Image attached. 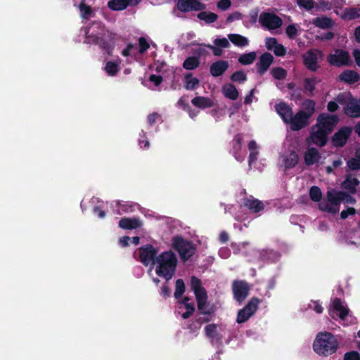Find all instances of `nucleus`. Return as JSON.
I'll list each match as a JSON object with an SVG mask.
<instances>
[{
    "label": "nucleus",
    "mask_w": 360,
    "mask_h": 360,
    "mask_svg": "<svg viewBox=\"0 0 360 360\" xmlns=\"http://www.w3.org/2000/svg\"><path fill=\"white\" fill-rule=\"evenodd\" d=\"M339 119L336 115L328 113L319 115L316 124L310 128L309 135L306 139L307 143L314 144L320 148L325 146L328 141V136L332 133Z\"/></svg>",
    "instance_id": "nucleus-1"
},
{
    "label": "nucleus",
    "mask_w": 360,
    "mask_h": 360,
    "mask_svg": "<svg viewBox=\"0 0 360 360\" xmlns=\"http://www.w3.org/2000/svg\"><path fill=\"white\" fill-rule=\"evenodd\" d=\"M176 263V257L171 251L162 252L153 261L156 274L166 280L170 279L174 275Z\"/></svg>",
    "instance_id": "nucleus-2"
},
{
    "label": "nucleus",
    "mask_w": 360,
    "mask_h": 360,
    "mask_svg": "<svg viewBox=\"0 0 360 360\" xmlns=\"http://www.w3.org/2000/svg\"><path fill=\"white\" fill-rule=\"evenodd\" d=\"M313 347L318 354L328 356L336 352L338 347V342L330 333H319L316 337Z\"/></svg>",
    "instance_id": "nucleus-3"
},
{
    "label": "nucleus",
    "mask_w": 360,
    "mask_h": 360,
    "mask_svg": "<svg viewBox=\"0 0 360 360\" xmlns=\"http://www.w3.org/2000/svg\"><path fill=\"white\" fill-rule=\"evenodd\" d=\"M336 101L341 105H344L345 113L351 117H360V98L356 99L349 93L339 94Z\"/></svg>",
    "instance_id": "nucleus-4"
},
{
    "label": "nucleus",
    "mask_w": 360,
    "mask_h": 360,
    "mask_svg": "<svg viewBox=\"0 0 360 360\" xmlns=\"http://www.w3.org/2000/svg\"><path fill=\"white\" fill-rule=\"evenodd\" d=\"M344 195L345 193L343 192L328 191L327 200L322 201L319 204V208L329 213H337L340 210L339 205L342 200H343Z\"/></svg>",
    "instance_id": "nucleus-5"
},
{
    "label": "nucleus",
    "mask_w": 360,
    "mask_h": 360,
    "mask_svg": "<svg viewBox=\"0 0 360 360\" xmlns=\"http://www.w3.org/2000/svg\"><path fill=\"white\" fill-rule=\"evenodd\" d=\"M191 285L196 297L198 309L203 314H209L210 310L207 307V295L206 290L201 285V281L198 278L193 276Z\"/></svg>",
    "instance_id": "nucleus-6"
},
{
    "label": "nucleus",
    "mask_w": 360,
    "mask_h": 360,
    "mask_svg": "<svg viewBox=\"0 0 360 360\" xmlns=\"http://www.w3.org/2000/svg\"><path fill=\"white\" fill-rule=\"evenodd\" d=\"M172 246L176 250L181 257L188 259L195 253V248L190 242L184 240L182 238L175 237L172 240Z\"/></svg>",
    "instance_id": "nucleus-7"
},
{
    "label": "nucleus",
    "mask_w": 360,
    "mask_h": 360,
    "mask_svg": "<svg viewBox=\"0 0 360 360\" xmlns=\"http://www.w3.org/2000/svg\"><path fill=\"white\" fill-rule=\"evenodd\" d=\"M323 54L319 49H311L302 56L303 62L307 69L316 71L319 68V60L322 59Z\"/></svg>",
    "instance_id": "nucleus-8"
},
{
    "label": "nucleus",
    "mask_w": 360,
    "mask_h": 360,
    "mask_svg": "<svg viewBox=\"0 0 360 360\" xmlns=\"http://www.w3.org/2000/svg\"><path fill=\"white\" fill-rule=\"evenodd\" d=\"M327 61L332 65L340 67L349 62V53L342 49L333 50L327 57Z\"/></svg>",
    "instance_id": "nucleus-9"
},
{
    "label": "nucleus",
    "mask_w": 360,
    "mask_h": 360,
    "mask_svg": "<svg viewBox=\"0 0 360 360\" xmlns=\"http://www.w3.org/2000/svg\"><path fill=\"white\" fill-rule=\"evenodd\" d=\"M259 21L262 26L270 30L280 27L283 23L281 18L271 13H261Z\"/></svg>",
    "instance_id": "nucleus-10"
},
{
    "label": "nucleus",
    "mask_w": 360,
    "mask_h": 360,
    "mask_svg": "<svg viewBox=\"0 0 360 360\" xmlns=\"http://www.w3.org/2000/svg\"><path fill=\"white\" fill-rule=\"evenodd\" d=\"M259 303V300L257 298H252L248 304L238 311L237 322L241 323L248 321L257 311Z\"/></svg>",
    "instance_id": "nucleus-11"
},
{
    "label": "nucleus",
    "mask_w": 360,
    "mask_h": 360,
    "mask_svg": "<svg viewBox=\"0 0 360 360\" xmlns=\"http://www.w3.org/2000/svg\"><path fill=\"white\" fill-rule=\"evenodd\" d=\"M303 159L307 166L318 165L323 163V159L320 152L314 147H309L304 151Z\"/></svg>",
    "instance_id": "nucleus-12"
},
{
    "label": "nucleus",
    "mask_w": 360,
    "mask_h": 360,
    "mask_svg": "<svg viewBox=\"0 0 360 360\" xmlns=\"http://www.w3.org/2000/svg\"><path fill=\"white\" fill-rule=\"evenodd\" d=\"M287 124H289L291 130L299 131L309 124V120L298 110L296 114H292Z\"/></svg>",
    "instance_id": "nucleus-13"
},
{
    "label": "nucleus",
    "mask_w": 360,
    "mask_h": 360,
    "mask_svg": "<svg viewBox=\"0 0 360 360\" xmlns=\"http://www.w3.org/2000/svg\"><path fill=\"white\" fill-rule=\"evenodd\" d=\"M352 129L351 127H345L340 128L335 132L332 139L331 142L335 147H342L347 141V139L352 134Z\"/></svg>",
    "instance_id": "nucleus-14"
},
{
    "label": "nucleus",
    "mask_w": 360,
    "mask_h": 360,
    "mask_svg": "<svg viewBox=\"0 0 360 360\" xmlns=\"http://www.w3.org/2000/svg\"><path fill=\"white\" fill-rule=\"evenodd\" d=\"M176 6L181 12L201 11L205 8V6L199 0H179Z\"/></svg>",
    "instance_id": "nucleus-15"
},
{
    "label": "nucleus",
    "mask_w": 360,
    "mask_h": 360,
    "mask_svg": "<svg viewBox=\"0 0 360 360\" xmlns=\"http://www.w3.org/2000/svg\"><path fill=\"white\" fill-rule=\"evenodd\" d=\"M249 286L245 281H238L233 283V292L235 299L239 302H243L248 295Z\"/></svg>",
    "instance_id": "nucleus-16"
},
{
    "label": "nucleus",
    "mask_w": 360,
    "mask_h": 360,
    "mask_svg": "<svg viewBox=\"0 0 360 360\" xmlns=\"http://www.w3.org/2000/svg\"><path fill=\"white\" fill-rule=\"evenodd\" d=\"M299 162V156L295 150L285 152L280 158V164L285 169L294 167Z\"/></svg>",
    "instance_id": "nucleus-17"
},
{
    "label": "nucleus",
    "mask_w": 360,
    "mask_h": 360,
    "mask_svg": "<svg viewBox=\"0 0 360 360\" xmlns=\"http://www.w3.org/2000/svg\"><path fill=\"white\" fill-rule=\"evenodd\" d=\"M141 0H111L108 1V7L113 11H122L128 6H135Z\"/></svg>",
    "instance_id": "nucleus-18"
},
{
    "label": "nucleus",
    "mask_w": 360,
    "mask_h": 360,
    "mask_svg": "<svg viewBox=\"0 0 360 360\" xmlns=\"http://www.w3.org/2000/svg\"><path fill=\"white\" fill-rule=\"evenodd\" d=\"M157 251L152 245H146L140 250V259L141 261L145 264L148 265L151 262H153L154 257Z\"/></svg>",
    "instance_id": "nucleus-19"
},
{
    "label": "nucleus",
    "mask_w": 360,
    "mask_h": 360,
    "mask_svg": "<svg viewBox=\"0 0 360 360\" xmlns=\"http://www.w3.org/2000/svg\"><path fill=\"white\" fill-rule=\"evenodd\" d=\"M333 309L330 311L331 316L334 317V313L337 312L338 316L342 320L348 315L349 309L347 306L339 299H335L333 302Z\"/></svg>",
    "instance_id": "nucleus-20"
},
{
    "label": "nucleus",
    "mask_w": 360,
    "mask_h": 360,
    "mask_svg": "<svg viewBox=\"0 0 360 360\" xmlns=\"http://www.w3.org/2000/svg\"><path fill=\"white\" fill-rule=\"evenodd\" d=\"M274 60L273 56L269 53L262 54L257 63V70L260 74H264L270 67Z\"/></svg>",
    "instance_id": "nucleus-21"
},
{
    "label": "nucleus",
    "mask_w": 360,
    "mask_h": 360,
    "mask_svg": "<svg viewBox=\"0 0 360 360\" xmlns=\"http://www.w3.org/2000/svg\"><path fill=\"white\" fill-rule=\"evenodd\" d=\"M275 108L278 114L287 124L293 112L292 108L285 103H280L278 105H276Z\"/></svg>",
    "instance_id": "nucleus-22"
},
{
    "label": "nucleus",
    "mask_w": 360,
    "mask_h": 360,
    "mask_svg": "<svg viewBox=\"0 0 360 360\" xmlns=\"http://www.w3.org/2000/svg\"><path fill=\"white\" fill-rule=\"evenodd\" d=\"M315 108L316 103L311 99H307L302 103L299 111L309 120L316 111Z\"/></svg>",
    "instance_id": "nucleus-23"
},
{
    "label": "nucleus",
    "mask_w": 360,
    "mask_h": 360,
    "mask_svg": "<svg viewBox=\"0 0 360 360\" xmlns=\"http://www.w3.org/2000/svg\"><path fill=\"white\" fill-rule=\"evenodd\" d=\"M229 64L226 61H217L211 65L210 73L214 77L220 76L227 70Z\"/></svg>",
    "instance_id": "nucleus-24"
},
{
    "label": "nucleus",
    "mask_w": 360,
    "mask_h": 360,
    "mask_svg": "<svg viewBox=\"0 0 360 360\" xmlns=\"http://www.w3.org/2000/svg\"><path fill=\"white\" fill-rule=\"evenodd\" d=\"M188 300H189V299L188 297H185L184 300L180 301L179 302V309H185L186 310V312H184L181 314L182 318L184 319H186L188 317H190L193 314V313L195 310L193 304L188 303Z\"/></svg>",
    "instance_id": "nucleus-25"
},
{
    "label": "nucleus",
    "mask_w": 360,
    "mask_h": 360,
    "mask_svg": "<svg viewBox=\"0 0 360 360\" xmlns=\"http://www.w3.org/2000/svg\"><path fill=\"white\" fill-rule=\"evenodd\" d=\"M141 225V221L136 219L123 218L119 222L120 227L124 229H134Z\"/></svg>",
    "instance_id": "nucleus-26"
},
{
    "label": "nucleus",
    "mask_w": 360,
    "mask_h": 360,
    "mask_svg": "<svg viewBox=\"0 0 360 360\" xmlns=\"http://www.w3.org/2000/svg\"><path fill=\"white\" fill-rule=\"evenodd\" d=\"M311 22L317 27L328 29L333 25V21L328 17H317L312 20Z\"/></svg>",
    "instance_id": "nucleus-27"
},
{
    "label": "nucleus",
    "mask_w": 360,
    "mask_h": 360,
    "mask_svg": "<svg viewBox=\"0 0 360 360\" xmlns=\"http://www.w3.org/2000/svg\"><path fill=\"white\" fill-rule=\"evenodd\" d=\"M359 75L353 70H345L340 75V79L347 83H354L359 80Z\"/></svg>",
    "instance_id": "nucleus-28"
},
{
    "label": "nucleus",
    "mask_w": 360,
    "mask_h": 360,
    "mask_svg": "<svg viewBox=\"0 0 360 360\" xmlns=\"http://www.w3.org/2000/svg\"><path fill=\"white\" fill-rule=\"evenodd\" d=\"M222 92L225 97L231 100H236L238 97V90L231 84H225L222 87Z\"/></svg>",
    "instance_id": "nucleus-29"
},
{
    "label": "nucleus",
    "mask_w": 360,
    "mask_h": 360,
    "mask_svg": "<svg viewBox=\"0 0 360 360\" xmlns=\"http://www.w3.org/2000/svg\"><path fill=\"white\" fill-rule=\"evenodd\" d=\"M191 102L195 106L201 108H209L213 105V102L210 98L203 96L195 97L192 99Z\"/></svg>",
    "instance_id": "nucleus-30"
},
{
    "label": "nucleus",
    "mask_w": 360,
    "mask_h": 360,
    "mask_svg": "<svg viewBox=\"0 0 360 360\" xmlns=\"http://www.w3.org/2000/svg\"><path fill=\"white\" fill-rule=\"evenodd\" d=\"M245 206L253 212H258L264 209L263 202L257 199H248L245 202Z\"/></svg>",
    "instance_id": "nucleus-31"
},
{
    "label": "nucleus",
    "mask_w": 360,
    "mask_h": 360,
    "mask_svg": "<svg viewBox=\"0 0 360 360\" xmlns=\"http://www.w3.org/2000/svg\"><path fill=\"white\" fill-rule=\"evenodd\" d=\"M359 181L357 179L348 176L342 183V188L348 190L351 193H354L356 187L359 185Z\"/></svg>",
    "instance_id": "nucleus-32"
},
{
    "label": "nucleus",
    "mask_w": 360,
    "mask_h": 360,
    "mask_svg": "<svg viewBox=\"0 0 360 360\" xmlns=\"http://www.w3.org/2000/svg\"><path fill=\"white\" fill-rule=\"evenodd\" d=\"M229 39L236 46H245L248 44V39L240 34H230L228 35Z\"/></svg>",
    "instance_id": "nucleus-33"
},
{
    "label": "nucleus",
    "mask_w": 360,
    "mask_h": 360,
    "mask_svg": "<svg viewBox=\"0 0 360 360\" xmlns=\"http://www.w3.org/2000/svg\"><path fill=\"white\" fill-rule=\"evenodd\" d=\"M98 27V25L92 26L86 34L89 42H95L101 45L103 41V37L100 36L101 33H95V28Z\"/></svg>",
    "instance_id": "nucleus-34"
},
{
    "label": "nucleus",
    "mask_w": 360,
    "mask_h": 360,
    "mask_svg": "<svg viewBox=\"0 0 360 360\" xmlns=\"http://www.w3.org/2000/svg\"><path fill=\"white\" fill-rule=\"evenodd\" d=\"M347 165L352 170L360 169V148L356 150L354 158L349 160Z\"/></svg>",
    "instance_id": "nucleus-35"
},
{
    "label": "nucleus",
    "mask_w": 360,
    "mask_h": 360,
    "mask_svg": "<svg viewBox=\"0 0 360 360\" xmlns=\"http://www.w3.org/2000/svg\"><path fill=\"white\" fill-rule=\"evenodd\" d=\"M198 18L207 23H211L217 20L218 16L216 13L212 12H200L198 14Z\"/></svg>",
    "instance_id": "nucleus-36"
},
{
    "label": "nucleus",
    "mask_w": 360,
    "mask_h": 360,
    "mask_svg": "<svg viewBox=\"0 0 360 360\" xmlns=\"http://www.w3.org/2000/svg\"><path fill=\"white\" fill-rule=\"evenodd\" d=\"M199 84V80L191 75H187L185 77V88L188 90L195 89Z\"/></svg>",
    "instance_id": "nucleus-37"
},
{
    "label": "nucleus",
    "mask_w": 360,
    "mask_h": 360,
    "mask_svg": "<svg viewBox=\"0 0 360 360\" xmlns=\"http://www.w3.org/2000/svg\"><path fill=\"white\" fill-rule=\"evenodd\" d=\"M255 58L256 53L255 52H250L240 56L238 61L243 65H249L252 63Z\"/></svg>",
    "instance_id": "nucleus-38"
},
{
    "label": "nucleus",
    "mask_w": 360,
    "mask_h": 360,
    "mask_svg": "<svg viewBox=\"0 0 360 360\" xmlns=\"http://www.w3.org/2000/svg\"><path fill=\"white\" fill-rule=\"evenodd\" d=\"M248 148L250 151L249 158V164L251 165L256 159L258 154L257 145L255 141H251L248 143Z\"/></svg>",
    "instance_id": "nucleus-39"
},
{
    "label": "nucleus",
    "mask_w": 360,
    "mask_h": 360,
    "mask_svg": "<svg viewBox=\"0 0 360 360\" xmlns=\"http://www.w3.org/2000/svg\"><path fill=\"white\" fill-rule=\"evenodd\" d=\"M344 17L354 19L360 17V8H347L344 11Z\"/></svg>",
    "instance_id": "nucleus-40"
},
{
    "label": "nucleus",
    "mask_w": 360,
    "mask_h": 360,
    "mask_svg": "<svg viewBox=\"0 0 360 360\" xmlns=\"http://www.w3.org/2000/svg\"><path fill=\"white\" fill-rule=\"evenodd\" d=\"M199 65L198 58L195 57L188 58L183 64V66L186 70H193L196 68Z\"/></svg>",
    "instance_id": "nucleus-41"
},
{
    "label": "nucleus",
    "mask_w": 360,
    "mask_h": 360,
    "mask_svg": "<svg viewBox=\"0 0 360 360\" xmlns=\"http://www.w3.org/2000/svg\"><path fill=\"white\" fill-rule=\"evenodd\" d=\"M206 335L214 340L217 338V326L215 324H209L205 328Z\"/></svg>",
    "instance_id": "nucleus-42"
},
{
    "label": "nucleus",
    "mask_w": 360,
    "mask_h": 360,
    "mask_svg": "<svg viewBox=\"0 0 360 360\" xmlns=\"http://www.w3.org/2000/svg\"><path fill=\"white\" fill-rule=\"evenodd\" d=\"M185 291V285L181 279H178L176 281V285H175V292L174 296L176 298L180 297Z\"/></svg>",
    "instance_id": "nucleus-43"
},
{
    "label": "nucleus",
    "mask_w": 360,
    "mask_h": 360,
    "mask_svg": "<svg viewBox=\"0 0 360 360\" xmlns=\"http://www.w3.org/2000/svg\"><path fill=\"white\" fill-rule=\"evenodd\" d=\"M271 73L272 76L276 79H283L287 75L286 71L281 68H273L271 71Z\"/></svg>",
    "instance_id": "nucleus-44"
},
{
    "label": "nucleus",
    "mask_w": 360,
    "mask_h": 360,
    "mask_svg": "<svg viewBox=\"0 0 360 360\" xmlns=\"http://www.w3.org/2000/svg\"><path fill=\"white\" fill-rule=\"evenodd\" d=\"M79 8L80 11L81 15L83 18L88 19L90 17L92 13V9L89 6L84 3H82L80 4Z\"/></svg>",
    "instance_id": "nucleus-45"
},
{
    "label": "nucleus",
    "mask_w": 360,
    "mask_h": 360,
    "mask_svg": "<svg viewBox=\"0 0 360 360\" xmlns=\"http://www.w3.org/2000/svg\"><path fill=\"white\" fill-rule=\"evenodd\" d=\"M299 30L295 24L289 25L285 30V33L290 39H293L298 34Z\"/></svg>",
    "instance_id": "nucleus-46"
},
{
    "label": "nucleus",
    "mask_w": 360,
    "mask_h": 360,
    "mask_svg": "<svg viewBox=\"0 0 360 360\" xmlns=\"http://www.w3.org/2000/svg\"><path fill=\"white\" fill-rule=\"evenodd\" d=\"M310 198L314 201H319L321 198V192L319 187L312 186L309 191Z\"/></svg>",
    "instance_id": "nucleus-47"
},
{
    "label": "nucleus",
    "mask_w": 360,
    "mask_h": 360,
    "mask_svg": "<svg viewBox=\"0 0 360 360\" xmlns=\"http://www.w3.org/2000/svg\"><path fill=\"white\" fill-rule=\"evenodd\" d=\"M297 4L300 7L304 8L307 11H310L314 7L313 0H297Z\"/></svg>",
    "instance_id": "nucleus-48"
},
{
    "label": "nucleus",
    "mask_w": 360,
    "mask_h": 360,
    "mask_svg": "<svg viewBox=\"0 0 360 360\" xmlns=\"http://www.w3.org/2000/svg\"><path fill=\"white\" fill-rule=\"evenodd\" d=\"M105 69L110 75H114L118 71V65L113 62H108Z\"/></svg>",
    "instance_id": "nucleus-49"
},
{
    "label": "nucleus",
    "mask_w": 360,
    "mask_h": 360,
    "mask_svg": "<svg viewBox=\"0 0 360 360\" xmlns=\"http://www.w3.org/2000/svg\"><path fill=\"white\" fill-rule=\"evenodd\" d=\"M315 84L316 80L314 78H307L304 81V89L309 92H312L314 91Z\"/></svg>",
    "instance_id": "nucleus-50"
},
{
    "label": "nucleus",
    "mask_w": 360,
    "mask_h": 360,
    "mask_svg": "<svg viewBox=\"0 0 360 360\" xmlns=\"http://www.w3.org/2000/svg\"><path fill=\"white\" fill-rule=\"evenodd\" d=\"M231 79L235 82H244L246 80V75L244 72H236L231 76Z\"/></svg>",
    "instance_id": "nucleus-51"
},
{
    "label": "nucleus",
    "mask_w": 360,
    "mask_h": 360,
    "mask_svg": "<svg viewBox=\"0 0 360 360\" xmlns=\"http://www.w3.org/2000/svg\"><path fill=\"white\" fill-rule=\"evenodd\" d=\"M214 44L216 46L221 48H227L230 45L229 41L226 38L216 39L214 41Z\"/></svg>",
    "instance_id": "nucleus-52"
},
{
    "label": "nucleus",
    "mask_w": 360,
    "mask_h": 360,
    "mask_svg": "<svg viewBox=\"0 0 360 360\" xmlns=\"http://www.w3.org/2000/svg\"><path fill=\"white\" fill-rule=\"evenodd\" d=\"M278 44L276 39L273 37L266 38L265 41L266 47L270 51H272Z\"/></svg>",
    "instance_id": "nucleus-53"
},
{
    "label": "nucleus",
    "mask_w": 360,
    "mask_h": 360,
    "mask_svg": "<svg viewBox=\"0 0 360 360\" xmlns=\"http://www.w3.org/2000/svg\"><path fill=\"white\" fill-rule=\"evenodd\" d=\"M344 360H360V355L355 351L347 352L345 354Z\"/></svg>",
    "instance_id": "nucleus-54"
},
{
    "label": "nucleus",
    "mask_w": 360,
    "mask_h": 360,
    "mask_svg": "<svg viewBox=\"0 0 360 360\" xmlns=\"http://www.w3.org/2000/svg\"><path fill=\"white\" fill-rule=\"evenodd\" d=\"M272 51H274V54L277 56H283L286 53L285 47L279 43L274 47Z\"/></svg>",
    "instance_id": "nucleus-55"
},
{
    "label": "nucleus",
    "mask_w": 360,
    "mask_h": 360,
    "mask_svg": "<svg viewBox=\"0 0 360 360\" xmlns=\"http://www.w3.org/2000/svg\"><path fill=\"white\" fill-rule=\"evenodd\" d=\"M230 0H221L217 4V7L223 11L227 10L231 6Z\"/></svg>",
    "instance_id": "nucleus-56"
},
{
    "label": "nucleus",
    "mask_w": 360,
    "mask_h": 360,
    "mask_svg": "<svg viewBox=\"0 0 360 360\" xmlns=\"http://www.w3.org/2000/svg\"><path fill=\"white\" fill-rule=\"evenodd\" d=\"M139 46H140V52L143 53L149 48V44L146 40V39L141 37L139 39Z\"/></svg>",
    "instance_id": "nucleus-57"
},
{
    "label": "nucleus",
    "mask_w": 360,
    "mask_h": 360,
    "mask_svg": "<svg viewBox=\"0 0 360 360\" xmlns=\"http://www.w3.org/2000/svg\"><path fill=\"white\" fill-rule=\"evenodd\" d=\"M356 212V210L354 208L350 207L348 208L347 210L342 211L340 216L341 218L345 219H346L349 215H354Z\"/></svg>",
    "instance_id": "nucleus-58"
},
{
    "label": "nucleus",
    "mask_w": 360,
    "mask_h": 360,
    "mask_svg": "<svg viewBox=\"0 0 360 360\" xmlns=\"http://www.w3.org/2000/svg\"><path fill=\"white\" fill-rule=\"evenodd\" d=\"M310 307L312 308L316 313L321 314L323 312V307L318 302H313L310 304Z\"/></svg>",
    "instance_id": "nucleus-59"
},
{
    "label": "nucleus",
    "mask_w": 360,
    "mask_h": 360,
    "mask_svg": "<svg viewBox=\"0 0 360 360\" xmlns=\"http://www.w3.org/2000/svg\"><path fill=\"white\" fill-rule=\"evenodd\" d=\"M334 37V34L332 32H328L327 33L321 35L317 36L316 39L319 40H330Z\"/></svg>",
    "instance_id": "nucleus-60"
},
{
    "label": "nucleus",
    "mask_w": 360,
    "mask_h": 360,
    "mask_svg": "<svg viewBox=\"0 0 360 360\" xmlns=\"http://www.w3.org/2000/svg\"><path fill=\"white\" fill-rule=\"evenodd\" d=\"M207 47L212 50L214 56H219L222 54V50L220 49L221 47L214 46L212 45H207Z\"/></svg>",
    "instance_id": "nucleus-61"
},
{
    "label": "nucleus",
    "mask_w": 360,
    "mask_h": 360,
    "mask_svg": "<svg viewBox=\"0 0 360 360\" xmlns=\"http://www.w3.org/2000/svg\"><path fill=\"white\" fill-rule=\"evenodd\" d=\"M162 77L160 76H157L153 75L150 77V81L154 83L155 86H158L162 82Z\"/></svg>",
    "instance_id": "nucleus-62"
},
{
    "label": "nucleus",
    "mask_w": 360,
    "mask_h": 360,
    "mask_svg": "<svg viewBox=\"0 0 360 360\" xmlns=\"http://www.w3.org/2000/svg\"><path fill=\"white\" fill-rule=\"evenodd\" d=\"M327 108L330 112H335L338 108V105L337 102L330 101L328 103Z\"/></svg>",
    "instance_id": "nucleus-63"
},
{
    "label": "nucleus",
    "mask_w": 360,
    "mask_h": 360,
    "mask_svg": "<svg viewBox=\"0 0 360 360\" xmlns=\"http://www.w3.org/2000/svg\"><path fill=\"white\" fill-rule=\"evenodd\" d=\"M353 55L355 58L356 64L360 66V51L354 50L353 52Z\"/></svg>",
    "instance_id": "nucleus-64"
}]
</instances>
